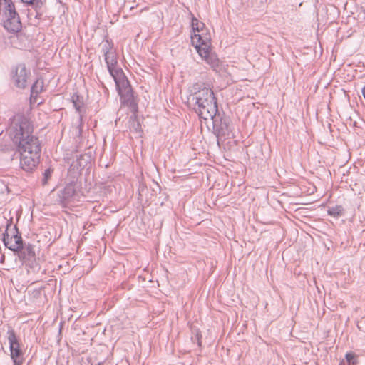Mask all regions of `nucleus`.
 Returning a JSON list of instances; mask_svg holds the SVG:
<instances>
[{
    "label": "nucleus",
    "mask_w": 365,
    "mask_h": 365,
    "mask_svg": "<svg viewBox=\"0 0 365 365\" xmlns=\"http://www.w3.org/2000/svg\"><path fill=\"white\" fill-rule=\"evenodd\" d=\"M44 81L42 78H37L31 87V96H38L43 91Z\"/></svg>",
    "instance_id": "a211bd4d"
},
{
    "label": "nucleus",
    "mask_w": 365,
    "mask_h": 365,
    "mask_svg": "<svg viewBox=\"0 0 365 365\" xmlns=\"http://www.w3.org/2000/svg\"><path fill=\"white\" fill-rule=\"evenodd\" d=\"M346 210L342 205H336L329 206L327 209V214L334 218H339L345 215Z\"/></svg>",
    "instance_id": "f3484780"
},
{
    "label": "nucleus",
    "mask_w": 365,
    "mask_h": 365,
    "mask_svg": "<svg viewBox=\"0 0 365 365\" xmlns=\"http://www.w3.org/2000/svg\"><path fill=\"white\" fill-rule=\"evenodd\" d=\"M104 58L106 63L108 71L111 76L116 74V73L118 72V71H123V69L118 65V58L116 51L112 52L110 54L106 55L104 56Z\"/></svg>",
    "instance_id": "4468645a"
},
{
    "label": "nucleus",
    "mask_w": 365,
    "mask_h": 365,
    "mask_svg": "<svg viewBox=\"0 0 365 365\" xmlns=\"http://www.w3.org/2000/svg\"><path fill=\"white\" fill-rule=\"evenodd\" d=\"M357 327L359 330L365 332V317H362L361 320L358 322Z\"/></svg>",
    "instance_id": "393cba45"
},
{
    "label": "nucleus",
    "mask_w": 365,
    "mask_h": 365,
    "mask_svg": "<svg viewBox=\"0 0 365 365\" xmlns=\"http://www.w3.org/2000/svg\"><path fill=\"white\" fill-rule=\"evenodd\" d=\"M115 83L116 89L118 94L125 92L126 91L132 90V86L125 76L123 71H120L116 73V74L112 76Z\"/></svg>",
    "instance_id": "f8f14e48"
},
{
    "label": "nucleus",
    "mask_w": 365,
    "mask_h": 365,
    "mask_svg": "<svg viewBox=\"0 0 365 365\" xmlns=\"http://www.w3.org/2000/svg\"><path fill=\"white\" fill-rule=\"evenodd\" d=\"M2 21L4 27L10 32L16 33L21 29V22L14 4L5 9Z\"/></svg>",
    "instance_id": "1a4fd4ad"
},
{
    "label": "nucleus",
    "mask_w": 365,
    "mask_h": 365,
    "mask_svg": "<svg viewBox=\"0 0 365 365\" xmlns=\"http://www.w3.org/2000/svg\"><path fill=\"white\" fill-rule=\"evenodd\" d=\"M53 171L54 170L51 167H49L44 170V172L43 173V178L41 179V184L43 185H46L48 184Z\"/></svg>",
    "instance_id": "4be33fe9"
},
{
    "label": "nucleus",
    "mask_w": 365,
    "mask_h": 365,
    "mask_svg": "<svg viewBox=\"0 0 365 365\" xmlns=\"http://www.w3.org/2000/svg\"><path fill=\"white\" fill-rule=\"evenodd\" d=\"M360 356L354 351H348L339 362V365H359Z\"/></svg>",
    "instance_id": "2eb2a0df"
},
{
    "label": "nucleus",
    "mask_w": 365,
    "mask_h": 365,
    "mask_svg": "<svg viewBox=\"0 0 365 365\" xmlns=\"http://www.w3.org/2000/svg\"><path fill=\"white\" fill-rule=\"evenodd\" d=\"M7 132L14 143L17 146L29 145L38 137L33 135L34 126L30 119L24 114H16L11 119Z\"/></svg>",
    "instance_id": "20e7f679"
},
{
    "label": "nucleus",
    "mask_w": 365,
    "mask_h": 365,
    "mask_svg": "<svg viewBox=\"0 0 365 365\" xmlns=\"http://www.w3.org/2000/svg\"><path fill=\"white\" fill-rule=\"evenodd\" d=\"M35 12H36L35 18L37 19H41L42 16H43L42 10L35 11Z\"/></svg>",
    "instance_id": "a878e982"
},
{
    "label": "nucleus",
    "mask_w": 365,
    "mask_h": 365,
    "mask_svg": "<svg viewBox=\"0 0 365 365\" xmlns=\"http://www.w3.org/2000/svg\"><path fill=\"white\" fill-rule=\"evenodd\" d=\"M191 16V26L193 32H200L203 30L205 25L203 22L199 21L192 13L190 12Z\"/></svg>",
    "instance_id": "412c9836"
},
{
    "label": "nucleus",
    "mask_w": 365,
    "mask_h": 365,
    "mask_svg": "<svg viewBox=\"0 0 365 365\" xmlns=\"http://www.w3.org/2000/svg\"><path fill=\"white\" fill-rule=\"evenodd\" d=\"M191 38L192 43L195 40L197 41V43L195 46V49L214 71L220 74L225 72L227 65L221 61L215 53L211 52L207 39H204L201 35L195 33L191 36Z\"/></svg>",
    "instance_id": "39448f33"
},
{
    "label": "nucleus",
    "mask_w": 365,
    "mask_h": 365,
    "mask_svg": "<svg viewBox=\"0 0 365 365\" xmlns=\"http://www.w3.org/2000/svg\"><path fill=\"white\" fill-rule=\"evenodd\" d=\"M129 123L130 130L132 132H135V133L138 134L139 136H141L143 133V129L140 123L138 120L137 113H132V115L130 117Z\"/></svg>",
    "instance_id": "dca6fc26"
},
{
    "label": "nucleus",
    "mask_w": 365,
    "mask_h": 365,
    "mask_svg": "<svg viewBox=\"0 0 365 365\" xmlns=\"http://www.w3.org/2000/svg\"><path fill=\"white\" fill-rule=\"evenodd\" d=\"M123 104L130 108L131 113L138 112V101L134 96L133 90L126 91L119 94Z\"/></svg>",
    "instance_id": "ddd939ff"
},
{
    "label": "nucleus",
    "mask_w": 365,
    "mask_h": 365,
    "mask_svg": "<svg viewBox=\"0 0 365 365\" xmlns=\"http://www.w3.org/2000/svg\"><path fill=\"white\" fill-rule=\"evenodd\" d=\"M71 102L76 112L79 114V124L76 127V135L81 137L82 134L83 127V117L85 113V105L83 96H80L78 93H74L71 96Z\"/></svg>",
    "instance_id": "9b49d317"
},
{
    "label": "nucleus",
    "mask_w": 365,
    "mask_h": 365,
    "mask_svg": "<svg viewBox=\"0 0 365 365\" xmlns=\"http://www.w3.org/2000/svg\"><path fill=\"white\" fill-rule=\"evenodd\" d=\"M11 226V224L8 225L5 233L3 234L2 240L4 245L18 256L23 264L34 269L38 265L34 245L31 243L26 244L24 242L16 225L14 226L12 233L10 235L9 231Z\"/></svg>",
    "instance_id": "7ed1b4c3"
},
{
    "label": "nucleus",
    "mask_w": 365,
    "mask_h": 365,
    "mask_svg": "<svg viewBox=\"0 0 365 365\" xmlns=\"http://www.w3.org/2000/svg\"><path fill=\"white\" fill-rule=\"evenodd\" d=\"M361 93L365 99V86L362 88Z\"/></svg>",
    "instance_id": "c85d7f7f"
},
{
    "label": "nucleus",
    "mask_w": 365,
    "mask_h": 365,
    "mask_svg": "<svg viewBox=\"0 0 365 365\" xmlns=\"http://www.w3.org/2000/svg\"><path fill=\"white\" fill-rule=\"evenodd\" d=\"M364 219L365 220V217H364Z\"/></svg>",
    "instance_id": "7c9ffc66"
},
{
    "label": "nucleus",
    "mask_w": 365,
    "mask_h": 365,
    "mask_svg": "<svg viewBox=\"0 0 365 365\" xmlns=\"http://www.w3.org/2000/svg\"><path fill=\"white\" fill-rule=\"evenodd\" d=\"M100 46H101V51L103 53L104 56L115 51L113 41L108 39L107 36H106V39L101 42Z\"/></svg>",
    "instance_id": "6ab92c4d"
},
{
    "label": "nucleus",
    "mask_w": 365,
    "mask_h": 365,
    "mask_svg": "<svg viewBox=\"0 0 365 365\" xmlns=\"http://www.w3.org/2000/svg\"><path fill=\"white\" fill-rule=\"evenodd\" d=\"M4 260V257L3 256L2 258L1 259V262H3Z\"/></svg>",
    "instance_id": "c756f323"
},
{
    "label": "nucleus",
    "mask_w": 365,
    "mask_h": 365,
    "mask_svg": "<svg viewBox=\"0 0 365 365\" xmlns=\"http://www.w3.org/2000/svg\"><path fill=\"white\" fill-rule=\"evenodd\" d=\"M8 341L9 343V349L11 351V357L15 365H21L23 363L24 351L20 347L19 339L15 331L9 327L7 331Z\"/></svg>",
    "instance_id": "9d476101"
},
{
    "label": "nucleus",
    "mask_w": 365,
    "mask_h": 365,
    "mask_svg": "<svg viewBox=\"0 0 365 365\" xmlns=\"http://www.w3.org/2000/svg\"><path fill=\"white\" fill-rule=\"evenodd\" d=\"M83 157V155H80L72 162L68 170L65 185L57 192L56 202L62 207L72 206L79 202L84 195L81 182V170L86 166V160Z\"/></svg>",
    "instance_id": "f257e3e1"
},
{
    "label": "nucleus",
    "mask_w": 365,
    "mask_h": 365,
    "mask_svg": "<svg viewBox=\"0 0 365 365\" xmlns=\"http://www.w3.org/2000/svg\"><path fill=\"white\" fill-rule=\"evenodd\" d=\"M90 357H81L79 361V365H93Z\"/></svg>",
    "instance_id": "b1692460"
},
{
    "label": "nucleus",
    "mask_w": 365,
    "mask_h": 365,
    "mask_svg": "<svg viewBox=\"0 0 365 365\" xmlns=\"http://www.w3.org/2000/svg\"><path fill=\"white\" fill-rule=\"evenodd\" d=\"M37 98L38 96H34V98L31 96V94L30 95V101H31V103H36V100H37Z\"/></svg>",
    "instance_id": "bb28decb"
},
{
    "label": "nucleus",
    "mask_w": 365,
    "mask_h": 365,
    "mask_svg": "<svg viewBox=\"0 0 365 365\" xmlns=\"http://www.w3.org/2000/svg\"><path fill=\"white\" fill-rule=\"evenodd\" d=\"M191 340L193 343H197L199 347L202 346V334L199 328L191 327Z\"/></svg>",
    "instance_id": "aec40b11"
},
{
    "label": "nucleus",
    "mask_w": 365,
    "mask_h": 365,
    "mask_svg": "<svg viewBox=\"0 0 365 365\" xmlns=\"http://www.w3.org/2000/svg\"><path fill=\"white\" fill-rule=\"evenodd\" d=\"M212 121V132L217 138H230L232 133V125L229 116L221 110L210 118Z\"/></svg>",
    "instance_id": "0eeeda50"
},
{
    "label": "nucleus",
    "mask_w": 365,
    "mask_h": 365,
    "mask_svg": "<svg viewBox=\"0 0 365 365\" xmlns=\"http://www.w3.org/2000/svg\"><path fill=\"white\" fill-rule=\"evenodd\" d=\"M34 143L29 145H24L18 148L20 152V165L22 170L27 173H32L40 162L41 145L39 139H34Z\"/></svg>",
    "instance_id": "423d86ee"
},
{
    "label": "nucleus",
    "mask_w": 365,
    "mask_h": 365,
    "mask_svg": "<svg viewBox=\"0 0 365 365\" xmlns=\"http://www.w3.org/2000/svg\"><path fill=\"white\" fill-rule=\"evenodd\" d=\"M21 1L27 5H29L34 0H21Z\"/></svg>",
    "instance_id": "cd10ccee"
},
{
    "label": "nucleus",
    "mask_w": 365,
    "mask_h": 365,
    "mask_svg": "<svg viewBox=\"0 0 365 365\" xmlns=\"http://www.w3.org/2000/svg\"><path fill=\"white\" fill-rule=\"evenodd\" d=\"M193 110L201 120L207 121L215 116L218 109L217 99L212 88L205 83H195L190 89Z\"/></svg>",
    "instance_id": "f03ea898"
},
{
    "label": "nucleus",
    "mask_w": 365,
    "mask_h": 365,
    "mask_svg": "<svg viewBox=\"0 0 365 365\" xmlns=\"http://www.w3.org/2000/svg\"><path fill=\"white\" fill-rule=\"evenodd\" d=\"M31 75V71L25 63H19L11 70V83L19 89H25Z\"/></svg>",
    "instance_id": "6e6552de"
},
{
    "label": "nucleus",
    "mask_w": 365,
    "mask_h": 365,
    "mask_svg": "<svg viewBox=\"0 0 365 365\" xmlns=\"http://www.w3.org/2000/svg\"><path fill=\"white\" fill-rule=\"evenodd\" d=\"M45 3L46 0H34L29 6H31L35 11H38L42 10L43 6Z\"/></svg>",
    "instance_id": "5701e85b"
}]
</instances>
